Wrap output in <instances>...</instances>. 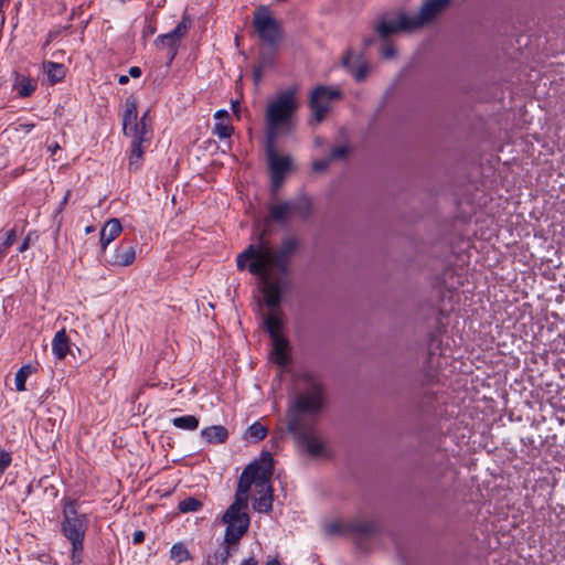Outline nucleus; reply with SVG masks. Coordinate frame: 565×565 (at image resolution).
<instances>
[{"mask_svg":"<svg viewBox=\"0 0 565 565\" xmlns=\"http://www.w3.org/2000/svg\"><path fill=\"white\" fill-rule=\"evenodd\" d=\"M298 248V242L294 237L282 241L279 249L258 245H248L237 255L238 270L247 269L253 275L266 276V271L277 270L281 276H287L288 265Z\"/></svg>","mask_w":565,"mask_h":565,"instance_id":"1","label":"nucleus"},{"mask_svg":"<svg viewBox=\"0 0 565 565\" xmlns=\"http://www.w3.org/2000/svg\"><path fill=\"white\" fill-rule=\"evenodd\" d=\"M302 380L306 385L305 391L294 399L287 412V430L299 431L300 426L310 425L303 416L318 414L326 403V390L322 382L310 372L305 373Z\"/></svg>","mask_w":565,"mask_h":565,"instance_id":"2","label":"nucleus"},{"mask_svg":"<svg viewBox=\"0 0 565 565\" xmlns=\"http://www.w3.org/2000/svg\"><path fill=\"white\" fill-rule=\"evenodd\" d=\"M297 109V87L286 88L275 95L265 113L266 141H276L279 135L291 130Z\"/></svg>","mask_w":565,"mask_h":565,"instance_id":"3","label":"nucleus"},{"mask_svg":"<svg viewBox=\"0 0 565 565\" xmlns=\"http://www.w3.org/2000/svg\"><path fill=\"white\" fill-rule=\"evenodd\" d=\"M61 503V532L72 545V564L78 565L83 561L84 539L88 530L89 519L86 513L79 511V504L76 499L64 498Z\"/></svg>","mask_w":565,"mask_h":565,"instance_id":"4","label":"nucleus"},{"mask_svg":"<svg viewBox=\"0 0 565 565\" xmlns=\"http://www.w3.org/2000/svg\"><path fill=\"white\" fill-rule=\"evenodd\" d=\"M274 463L270 452H263L260 461H254L247 465L237 483L235 499L233 502L248 505V492L254 486L255 491L260 487V480L263 478L270 479L273 476Z\"/></svg>","mask_w":565,"mask_h":565,"instance_id":"5","label":"nucleus"},{"mask_svg":"<svg viewBox=\"0 0 565 565\" xmlns=\"http://www.w3.org/2000/svg\"><path fill=\"white\" fill-rule=\"evenodd\" d=\"M247 507L233 502L224 512L222 522L226 525L224 541L228 544H238L241 539L247 533L250 524V518L247 513Z\"/></svg>","mask_w":565,"mask_h":565,"instance_id":"6","label":"nucleus"},{"mask_svg":"<svg viewBox=\"0 0 565 565\" xmlns=\"http://www.w3.org/2000/svg\"><path fill=\"white\" fill-rule=\"evenodd\" d=\"M253 25L259 39L270 46H275L281 38L280 25L267 6H260L254 11Z\"/></svg>","mask_w":565,"mask_h":565,"instance_id":"7","label":"nucleus"},{"mask_svg":"<svg viewBox=\"0 0 565 565\" xmlns=\"http://www.w3.org/2000/svg\"><path fill=\"white\" fill-rule=\"evenodd\" d=\"M276 141H266V154L268 159L271 188L278 190L291 169V158L289 156H279L275 148Z\"/></svg>","mask_w":565,"mask_h":565,"instance_id":"8","label":"nucleus"},{"mask_svg":"<svg viewBox=\"0 0 565 565\" xmlns=\"http://www.w3.org/2000/svg\"><path fill=\"white\" fill-rule=\"evenodd\" d=\"M341 96V92L337 88H330L322 85L317 86L312 90L309 99V106L312 110L315 120L320 122L329 111L330 102L339 99Z\"/></svg>","mask_w":565,"mask_h":565,"instance_id":"9","label":"nucleus"},{"mask_svg":"<svg viewBox=\"0 0 565 565\" xmlns=\"http://www.w3.org/2000/svg\"><path fill=\"white\" fill-rule=\"evenodd\" d=\"M451 3V0H424L419 11L411 15L413 28L419 29L434 22Z\"/></svg>","mask_w":565,"mask_h":565,"instance_id":"10","label":"nucleus"},{"mask_svg":"<svg viewBox=\"0 0 565 565\" xmlns=\"http://www.w3.org/2000/svg\"><path fill=\"white\" fill-rule=\"evenodd\" d=\"M191 24H192L191 18L188 14H184L182 17V20L178 23V25L171 32H168L166 34H160L156 39L157 44L160 43L170 50V53H171L170 60L171 61L177 55L179 43L186 35L188 31L191 28Z\"/></svg>","mask_w":565,"mask_h":565,"instance_id":"11","label":"nucleus"},{"mask_svg":"<svg viewBox=\"0 0 565 565\" xmlns=\"http://www.w3.org/2000/svg\"><path fill=\"white\" fill-rule=\"evenodd\" d=\"M375 30L381 39L386 40L394 33H397L399 31L415 30V28H413L411 15L406 13H401L394 20L381 19Z\"/></svg>","mask_w":565,"mask_h":565,"instance_id":"12","label":"nucleus"},{"mask_svg":"<svg viewBox=\"0 0 565 565\" xmlns=\"http://www.w3.org/2000/svg\"><path fill=\"white\" fill-rule=\"evenodd\" d=\"M271 271H266V276L258 275L263 281V294L265 297V302L269 309H279V305L281 302V297L284 292V281L282 280H270L269 275Z\"/></svg>","mask_w":565,"mask_h":565,"instance_id":"13","label":"nucleus"},{"mask_svg":"<svg viewBox=\"0 0 565 565\" xmlns=\"http://www.w3.org/2000/svg\"><path fill=\"white\" fill-rule=\"evenodd\" d=\"M292 434L302 445L306 446L307 451L313 456L318 457L323 454L324 446L323 443L312 434L313 426L312 425H302L300 426V430H288Z\"/></svg>","mask_w":565,"mask_h":565,"instance_id":"14","label":"nucleus"},{"mask_svg":"<svg viewBox=\"0 0 565 565\" xmlns=\"http://www.w3.org/2000/svg\"><path fill=\"white\" fill-rule=\"evenodd\" d=\"M258 497L253 499V508L259 513H268L273 509V487L270 479L263 478L260 487L255 491Z\"/></svg>","mask_w":565,"mask_h":565,"instance_id":"15","label":"nucleus"},{"mask_svg":"<svg viewBox=\"0 0 565 565\" xmlns=\"http://www.w3.org/2000/svg\"><path fill=\"white\" fill-rule=\"evenodd\" d=\"M138 110L136 99L130 96L125 100V109L122 114V131L127 137L137 136Z\"/></svg>","mask_w":565,"mask_h":565,"instance_id":"16","label":"nucleus"},{"mask_svg":"<svg viewBox=\"0 0 565 565\" xmlns=\"http://www.w3.org/2000/svg\"><path fill=\"white\" fill-rule=\"evenodd\" d=\"M136 259V246L121 242L116 247L111 257L107 260L111 266L127 267Z\"/></svg>","mask_w":565,"mask_h":565,"instance_id":"17","label":"nucleus"},{"mask_svg":"<svg viewBox=\"0 0 565 565\" xmlns=\"http://www.w3.org/2000/svg\"><path fill=\"white\" fill-rule=\"evenodd\" d=\"M284 313L280 309H270V311L264 317V328L269 333L270 339L281 338L285 321L282 318Z\"/></svg>","mask_w":565,"mask_h":565,"instance_id":"18","label":"nucleus"},{"mask_svg":"<svg viewBox=\"0 0 565 565\" xmlns=\"http://www.w3.org/2000/svg\"><path fill=\"white\" fill-rule=\"evenodd\" d=\"M130 138L131 150L128 166L130 171H137L141 167L143 160L145 147L142 143L148 142L150 138L141 136H132Z\"/></svg>","mask_w":565,"mask_h":565,"instance_id":"19","label":"nucleus"},{"mask_svg":"<svg viewBox=\"0 0 565 565\" xmlns=\"http://www.w3.org/2000/svg\"><path fill=\"white\" fill-rule=\"evenodd\" d=\"M122 226L118 218L108 220L100 230V248L106 250L107 246L114 242L121 233Z\"/></svg>","mask_w":565,"mask_h":565,"instance_id":"20","label":"nucleus"},{"mask_svg":"<svg viewBox=\"0 0 565 565\" xmlns=\"http://www.w3.org/2000/svg\"><path fill=\"white\" fill-rule=\"evenodd\" d=\"M273 350L270 353L271 361L280 367L287 366L290 361L288 353L289 343L285 337L271 339Z\"/></svg>","mask_w":565,"mask_h":565,"instance_id":"21","label":"nucleus"},{"mask_svg":"<svg viewBox=\"0 0 565 565\" xmlns=\"http://www.w3.org/2000/svg\"><path fill=\"white\" fill-rule=\"evenodd\" d=\"M202 439L210 445L225 444L228 439L230 433L223 425H212L203 428L200 431Z\"/></svg>","mask_w":565,"mask_h":565,"instance_id":"22","label":"nucleus"},{"mask_svg":"<svg viewBox=\"0 0 565 565\" xmlns=\"http://www.w3.org/2000/svg\"><path fill=\"white\" fill-rule=\"evenodd\" d=\"M214 118L216 122L213 128V135L220 139L230 138L233 134V127L228 122V111L220 109L215 113Z\"/></svg>","mask_w":565,"mask_h":565,"instance_id":"23","label":"nucleus"},{"mask_svg":"<svg viewBox=\"0 0 565 565\" xmlns=\"http://www.w3.org/2000/svg\"><path fill=\"white\" fill-rule=\"evenodd\" d=\"M52 351L56 359H64L68 351V338L64 329L57 331L52 340Z\"/></svg>","mask_w":565,"mask_h":565,"instance_id":"24","label":"nucleus"},{"mask_svg":"<svg viewBox=\"0 0 565 565\" xmlns=\"http://www.w3.org/2000/svg\"><path fill=\"white\" fill-rule=\"evenodd\" d=\"M352 52L348 51L342 57V65L351 73L356 82L365 79L369 72V66L365 62H361L358 67L353 68L351 65Z\"/></svg>","mask_w":565,"mask_h":565,"instance_id":"25","label":"nucleus"},{"mask_svg":"<svg viewBox=\"0 0 565 565\" xmlns=\"http://www.w3.org/2000/svg\"><path fill=\"white\" fill-rule=\"evenodd\" d=\"M269 212L273 221L278 224L286 223L288 217L292 215L289 201L270 205Z\"/></svg>","mask_w":565,"mask_h":565,"instance_id":"26","label":"nucleus"},{"mask_svg":"<svg viewBox=\"0 0 565 565\" xmlns=\"http://www.w3.org/2000/svg\"><path fill=\"white\" fill-rule=\"evenodd\" d=\"M44 68L47 75L49 82L54 85L61 82L65 77V67L63 64L46 62Z\"/></svg>","mask_w":565,"mask_h":565,"instance_id":"27","label":"nucleus"},{"mask_svg":"<svg viewBox=\"0 0 565 565\" xmlns=\"http://www.w3.org/2000/svg\"><path fill=\"white\" fill-rule=\"evenodd\" d=\"M289 205L292 214H297L303 220L309 217L311 207L307 198L299 196L295 200H289Z\"/></svg>","mask_w":565,"mask_h":565,"instance_id":"28","label":"nucleus"},{"mask_svg":"<svg viewBox=\"0 0 565 565\" xmlns=\"http://www.w3.org/2000/svg\"><path fill=\"white\" fill-rule=\"evenodd\" d=\"M171 422L175 428H179L182 430H188V431L196 430L199 428V424H200L199 418L194 415H184V416L174 417V418H172Z\"/></svg>","mask_w":565,"mask_h":565,"instance_id":"29","label":"nucleus"},{"mask_svg":"<svg viewBox=\"0 0 565 565\" xmlns=\"http://www.w3.org/2000/svg\"><path fill=\"white\" fill-rule=\"evenodd\" d=\"M345 529L349 532L370 535L375 531V525L372 521H351L345 523Z\"/></svg>","mask_w":565,"mask_h":565,"instance_id":"30","label":"nucleus"},{"mask_svg":"<svg viewBox=\"0 0 565 565\" xmlns=\"http://www.w3.org/2000/svg\"><path fill=\"white\" fill-rule=\"evenodd\" d=\"M34 372L35 367L31 364H24L18 370L14 379L15 390L18 392H23L26 390L25 382L28 377Z\"/></svg>","mask_w":565,"mask_h":565,"instance_id":"31","label":"nucleus"},{"mask_svg":"<svg viewBox=\"0 0 565 565\" xmlns=\"http://www.w3.org/2000/svg\"><path fill=\"white\" fill-rule=\"evenodd\" d=\"M170 558L177 563H182L190 558V552L183 543L178 542L170 550Z\"/></svg>","mask_w":565,"mask_h":565,"instance_id":"32","label":"nucleus"},{"mask_svg":"<svg viewBox=\"0 0 565 565\" xmlns=\"http://www.w3.org/2000/svg\"><path fill=\"white\" fill-rule=\"evenodd\" d=\"M202 505V502L196 498L188 497L179 502L178 509L181 513L196 512Z\"/></svg>","mask_w":565,"mask_h":565,"instance_id":"33","label":"nucleus"},{"mask_svg":"<svg viewBox=\"0 0 565 565\" xmlns=\"http://www.w3.org/2000/svg\"><path fill=\"white\" fill-rule=\"evenodd\" d=\"M267 435V429L259 422L253 423L246 431V437L254 439L255 441L263 440Z\"/></svg>","mask_w":565,"mask_h":565,"instance_id":"34","label":"nucleus"},{"mask_svg":"<svg viewBox=\"0 0 565 565\" xmlns=\"http://www.w3.org/2000/svg\"><path fill=\"white\" fill-rule=\"evenodd\" d=\"M237 545L238 544H228L224 541L221 547L216 551L215 558L222 564L226 563L232 553L237 551Z\"/></svg>","mask_w":565,"mask_h":565,"instance_id":"35","label":"nucleus"},{"mask_svg":"<svg viewBox=\"0 0 565 565\" xmlns=\"http://www.w3.org/2000/svg\"><path fill=\"white\" fill-rule=\"evenodd\" d=\"M149 110H147L137 122V136L151 138V126L148 122Z\"/></svg>","mask_w":565,"mask_h":565,"instance_id":"36","label":"nucleus"},{"mask_svg":"<svg viewBox=\"0 0 565 565\" xmlns=\"http://www.w3.org/2000/svg\"><path fill=\"white\" fill-rule=\"evenodd\" d=\"M324 531L328 535H335V534H342L344 532H349L345 529V524H341L339 522H332L330 524H327L324 527Z\"/></svg>","mask_w":565,"mask_h":565,"instance_id":"37","label":"nucleus"},{"mask_svg":"<svg viewBox=\"0 0 565 565\" xmlns=\"http://www.w3.org/2000/svg\"><path fill=\"white\" fill-rule=\"evenodd\" d=\"M17 239L15 230H10L6 233L4 239L0 244V248H4V254L7 255V249L13 245Z\"/></svg>","mask_w":565,"mask_h":565,"instance_id":"38","label":"nucleus"},{"mask_svg":"<svg viewBox=\"0 0 565 565\" xmlns=\"http://www.w3.org/2000/svg\"><path fill=\"white\" fill-rule=\"evenodd\" d=\"M11 461V455L6 450H0V476L7 470Z\"/></svg>","mask_w":565,"mask_h":565,"instance_id":"39","label":"nucleus"},{"mask_svg":"<svg viewBox=\"0 0 565 565\" xmlns=\"http://www.w3.org/2000/svg\"><path fill=\"white\" fill-rule=\"evenodd\" d=\"M54 422L52 419H46L43 425H42V428L49 434L47 436V444H54L55 443V438H54V435H53V430H54Z\"/></svg>","mask_w":565,"mask_h":565,"instance_id":"40","label":"nucleus"},{"mask_svg":"<svg viewBox=\"0 0 565 565\" xmlns=\"http://www.w3.org/2000/svg\"><path fill=\"white\" fill-rule=\"evenodd\" d=\"M34 85L31 82L26 81L23 84H21L18 94L20 97H28L34 92Z\"/></svg>","mask_w":565,"mask_h":565,"instance_id":"41","label":"nucleus"},{"mask_svg":"<svg viewBox=\"0 0 565 565\" xmlns=\"http://www.w3.org/2000/svg\"><path fill=\"white\" fill-rule=\"evenodd\" d=\"M348 148L345 146H339L331 150L330 152V160L332 159H342L347 156Z\"/></svg>","mask_w":565,"mask_h":565,"instance_id":"42","label":"nucleus"},{"mask_svg":"<svg viewBox=\"0 0 565 565\" xmlns=\"http://www.w3.org/2000/svg\"><path fill=\"white\" fill-rule=\"evenodd\" d=\"M382 55L385 58H393L396 55V50L392 43L385 42L382 49Z\"/></svg>","mask_w":565,"mask_h":565,"instance_id":"43","label":"nucleus"},{"mask_svg":"<svg viewBox=\"0 0 565 565\" xmlns=\"http://www.w3.org/2000/svg\"><path fill=\"white\" fill-rule=\"evenodd\" d=\"M329 163L330 159L317 160L312 163V169L316 172H322L329 167Z\"/></svg>","mask_w":565,"mask_h":565,"instance_id":"44","label":"nucleus"},{"mask_svg":"<svg viewBox=\"0 0 565 565\" xmlns=\"http://www.w3.org/2000/svg\"><path fill=\"white\" fill-rule=\"evenodd\" d=\"M35 125L33 122H23L19 124L17 130L23 131L24 134H29L34 129Z\"/></svg>","mask_w":565,"mask_h":565,"instance_id":"45","label":"nucleus"},{"mask_svg":"<svg viewBox=\"0 0 565 565\" xmlns=\"http://www.w3.org/2000/svg\"><path fill=\"white\" fill-rule=\"evenodd\" d=\"M253 78L255 85H258L263 78V68L262 66H256L253 71Z\"/></svg>","mask_w":565,"mask_h":565,"instance_id":"46","label":"nucleus"},{"mask_svg":"<svg viewBox=\"0 0 565 565\" xmlns=\"http://www.w3.org/2000/svg\"><path fill=\"white\" fill-rule=\"evenodd\" d=\"M145 540V533L142 531H136L132 535V542L135 544H141Z\"/></svg>","mask_w":565,"mask_h":565,"instance_id":"47","label":"nucleus"},{"mask_svg":"<svg viewBox=\"0 0 565 565\" xmlns=\"http://www.w3.org/2000/svg\"><path fill=\"white\" fill-rule=\"evenodd\" d=\"M129 75L134 78H138L141 76V70L138 66H131L129 68Z\"/></svg>","mask_w":565,"mask_h":565,"instance_id":"48","label":"nucleus"},{"mask_svg":"<svg viewBox=\"0 0 565 565\" xmlns=\"http://www.w3.org/2000/svg\"><path fill=\"white\" fill-rule=\"evenodd\" d=\"M30 247V237H25L19 246V253L25 252Z\"/></svg>","mask_w":565,"mask_h":565,"instance_id":"49","label":"nucleus"},{"mask_svg":"<svg viewBox=\"0 0 565 565\" xmlns=\"http://www.w3.org/2000/svg\"><path fill=\"white\" fill-rule=\"evenodd\" d=\"M241 565H258V563L254 557H249L243 561Z\"/></svg>","mask_w":565,"mask_h":565,"instance_id":"50","label":"nucleus"},{"mask_svg":"<svg viewBox=\"0 0 565 565\" xmlns=\"http://www.w3.org/2000/svg\"><path fill=\"white\" fill-rule=\"evenodd\" d=\"M128 82H129V78H128V76H127V75H120V76L118 77V83H119L120 85H126Z\"/></svg>","mask_w":565,"mask_h":565,"instance_id":"51","label":"nucleus"},{"mask_svg":"<svg viewBox=\"0 0 565 565\" xmlns=\"http://www.w3.org/2000/svg\"><path fill=\"white\" fill-rule=\"evenodd\" d=\"M373 42H374V39H373V38H367V39H365V40H364V45H365V46H370V45H372V44H373Z\"/></svg>","mask_w":565,"mask_h":565,"instance_id":"52","label":"nucleus"},{"mask_svg":"<svg viewBox=\"0 0 565 565\" xmlns=\"http://www.w3.org/2000/svg\"><path fill=\"white\" fill-rule=\"evenodd\" d=\"M68 195H70V192L66 193V195L64 196L63 201L61 202V209L66 204Z\"/></svg>","mask_w":565,"mask_h":565,"instance_id":"53","label":"nucleus"},{"mask_svg":"<svg viewBox=\"0 0 565 565\" xmlns=\"http://www.w3.org/2000/svg\"><path fill=\"white\" fill-rule=\"evenodd\" d=\"M94 231H95V227H94V226H92V225H89V226H87V227L85 228V233H87V234H88V233H93Z\"/></svg>","mask_w":565,"mask_h":565,"instance_id":"54","label":"nucleus"},{"mask_svg":"<svg viewBox=\"0 0 565 565\" xmlns=\"http://www.w3.org/2000/svg\"><path fill=\"white\" fill-rule=\"evenodd\" d=\"M266 565H280L277 559H271L266 563Z\"/></svg>","mask_w":565,"mask_h":565,"instance_id":"55","label":"nucleus"}]
</instances>
